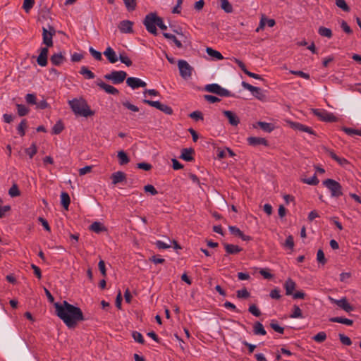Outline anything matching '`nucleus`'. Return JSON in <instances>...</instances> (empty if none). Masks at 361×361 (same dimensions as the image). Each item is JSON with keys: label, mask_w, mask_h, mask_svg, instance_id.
Listing matches in <instances>:
<instances>
[{"label": "nucleus", "mask_w": 361, "mask_h": 361, "mask_svg": "<svg viewBox=\"0 0 361 361\" xmlns=\"http://www.w3.org/2000/svg\"><path fill=\"white\" fill-rule=\"evenodd\" d=\"M56 314L69 328H75L79 322L84 321L85 317L80 308L63 300L61 303H54Z\"/></svg>", "instance_id": "1"}, {"label": "nucleus", "mask_w": 361, "mask_h": 361, "mask_svg": "<svg viewBox=\"0 0 361 361\" xmlns=\"http://www.w3.org/2000/svg\"><path fill=\"white\" fill-rule=\"evenodd\" d=\"M68 104L75 115L88 117L94 114V111L90 109L89 105L84 99H73L68 101Z\"/></svg>", "instance_id": "2"}, {"label": "nucleus", "mask_w": 361, "mask_h": 361, "mask_svg": "<svg viewBox=\"0 0 361 361\" xmlns=\"http://www.w3.org/2000/svg\"><path fill=\"white\" fill-rule=\"evenodd\" d=\"M323 185L330 191L331 197H339L343 195L342 186L338 181L328 178L323 181Z\"/></svg>", "instance_id": "3"}, {"label": "nucleus", "mask_w": 361, "mask_h": 361, "mask_svg": "<svg viewBox=\"0 0 361 361\" xmlns=\"http://www.w3.org/2000/svg\"><path fill=\"white\" fill-rule=\"evenodd\" d=\"M157 18L158 16L155 13H150L145 16L143 20L146 30L154 35H158L156 27Z\"/></svg>", "instance_id": "4"}, {"label": "nucleus", "mask_w": 361, "mask_h": 361, "mask_svg": "<svg viewBox=\"0 0 361 361\" xmlns=\"http://www.w3.org/2000/svg\"><path fill=\"white\" fill-rule=\"evenodd\" d=\"M204 90L209 92L214 93L220 97H234V94L229 90L222 87L219 84L212 83L207 85Z\"/></svg>", "instance_id": "5"}, {"label": "nucleus", "mask_w": 361, "mask_h": 361, "mask_svg": "<svg viewBox=\"0 0 361 361\" xmlns=\"http://www.w3.org/2000/svg\"><path fill=\"white\" fill-rule=\"evenodd\" d=\"M127 76V73L123 71H113L110 73L106 74L104 78L113 84L117 85L122 83Z\"/></svg>", "instance_id": "6"}, {"label": "nucleus", "mask_w": 361, "mask_h": 361, "mask_svg": "<svg viewBox=\"0 0 361 361\" xmlns=\"http://www.w3.org/2000/svg\"><path fill=\"white\" fill-rule=\"evenodd\" d=\"M56 34L55 28L51 25H48V28L42 27V40L47 47L53 46V37Z\"/></svg>", "instance_id": "7"}, {"label": "nucleus", "mask_w": 361, "mask_h": 361, "mask_svg": "<svg viewBox=\"0 0 361 361\" xmlns=\"http://www.w3.org/2000/svg\"><path fill=\"white\" fill-rule=\"evenodd\" d=\"M312 111L314 114L322 121L336 122L338 121L337 117H336L332 113H329L324 109H315Z\"/></svg>", "instance_id": "8"}, {"label": "nucleus", "mask_w": 361, "mask_h": 361, "mask_svg": "<svg viewBox=\"0 0 361 361\" xmlns=\"http://www.w3.org/2000/svg\"><path fill=\"white\" fill-rule=\"evenodd\" d=\"M178 66L180 76L184 79H188L192 75V68L185 60H179Z\"/></svg>", "instance_id": "9"}, {"label": "nucleus", "mask_w": 361, "mask_h": 361, "mask_svg": "<svg viewBox=\"0 0 361 361\" xmlns=\"http://www.w3.org/2000/svg\"><path fill=\"white\" fill-rule=\"evenodd\" d=\"M329 300L331 303L336 305L348 313L353 311L355 309L354 307L348 302V300L345 297H343L340 300H336L331 297H329Z\"/></svg>", "instance_id": "10"}, {"label": "nucleus", "mask_w": 361, "mask_h": 361, "mask_svg": "<svg viewBox=\"0 0 361 361\" xmlns=\"http://www.w3.org/2000/svg\"><path fill=\"white\" fill-rule=\"evenodd\" d=\"M242 86L252 92V95L259 100H262L264 98V94L262 93V90L259 87H255L245 81L242 82Z\"/></svg>", "instance_id": "11"}, {"label": "nucleus", "mask_w": 361, "mask_h": 361, "mask_svg": "<svg viewBox=\"0 0 361 361\" xmlns=\"http://www.w3.org/2000/svg\"><path fill=\"white\" fill-rule=\"evenodd\" d=\"M288 123H289L290 128L295 130H298L300 132H305L310 135H316L314 130H313L312 128H311L310 127H308L305 125H303L300 123L289 121Z\"/></svg>", "instance_id": "12"}, {"label": "nucleus", "mask_w": 361, "mask_h": 361, "mask_svg": "<svg viewBox=\"0 0 361 361\" xmlns=\"http://www.w3.org/2000/svg\"><path fill=\"white\" fill-rule=\"evenodd\" d=\"M96 84L101 89L104 90L106 93L112 94V95H118L119 94V91L118 89L114 87L112 85L105 83L101 79H98L96 81Z\"/></svg>", "instance_id": "13"}, {"label": "nucleus", "mask_w": 361, "mask_h": 361, "mask_svg": "<svg viewBox=\"0 0 361 361\" xmlns=\"http://www.w3.org/2000/svg\"><path fill=\"white\" fill-rule=\"evenodd\" d=\"M127 85L132 89L135 90L139 87H145L147 83L141 79L135 77H129L126 80Z\"/></svg>", "instance_id": "14"}, {"label": "nucleus", "mask_w": 361, "mask_h": 361, "mask_svg": "<svg viewBox=\"0 0 361 361\" xmlns=\"http://www.w3.org/2000/svg\"><path fill=\"white\" fill-rule=\"evenodd\" d=\"M222 113L228 118L229 124L232 126H237L240 123L239 117L233 111L224 110Z\"/></svg>", "instance_id": "15"}, {"label": "nucleus", "mask_w": 361, "mask_h": 361, "mask_svg": "<svg viewBox=\"0 0 361 361\" xmlns=\"http://www.w3.org/2000/svg\"><path fill=\"white\" fill-rule=\"evenodd\" d=\"M49 54V49L47 47H42L40 49V53L37 59V64L42 67L47 65V57Z\"/></svg>", "instance_id": "16"}, {"label": "nucleus", "mask_w": 361, "mask_h": 361, "mask_svg": "<svg viewBox=\"0 0 361 361\" xmlns=\"http://www.w3.org/2000/svg\"><path fill=\"white\" fill-rule=\"evenodd\" d=\"M133 23L128 20H124L120 22L118 24V29L121 33H133Z\"/></svg>", "instance_id": "17"}, {"label": "nucleus", "mask_w": 361, "mask_h": 361, "mask_svg": "<svg viewBox=\"0 0 361 361\" xmlns=\"http://www.w3.org/2000/svg\"><path fill=\"white\" fill-rule=\"evenodd\" d=\"M247 143L253 147H257L258 145H264V146H268L269 142L268 141L263 137H249L247 139Z\"/></svg>", "instance_id": "18"}, {"label": "nucleus", "mask_w": 361, "mask_h": 361, "mask_svg": "<svg viewBox=\"0 0 361 361\" xmlns=\"http://www.w3.org/2000/svg\"><path fill=\"white\" fill-rule=\"evenodd\" d=\"M112 184L116 185L126 180V174L123 171L113 173L111 176Z\"/></svg>", "instance_id": "19"}, {"label": "nucleus", "mask_w": 361, "mask_h": 361, "mask_svg": "<svg viewBox=\"0 0 361 361\" xmlns=\"http://www.w3.org/2000/svg\"><path fill=\"white\" fill-rule=\"evenodd\" d=\"M51 63L54 66H60L66 61V58L61 52L54 54L50 58Z\"/></svg>", "instance_id": "20"}, {"label": "nucleus", "mask_w": 361, "mask_h": 361, "mask_svg": "<svg viewBox=\"0 0 361 361\" xmlns=\"http://www.w3.org/2000/svg\"><path fill=\"white\" fill-rule=\"evenodd\" d=\"M195 153V150L192 148H184L182 149L180 159L186 161H192L194 160L192 154Z\"/></svg>", "instance_id": "21"}, {"label": "nucleus", "mask_w": 361, "mask_h": 361, "mask_svg": "<svg viewBox=\"0 0 361 361\" xmlns=\"http://www.w3.org/2000/svg\"><path fill=\"white\" fill-rule=\"evenodd\" d=\"M104 55L111 63H114L118 61V57L116 54L115 51L110 47L106 49V50L104 51Z\"/></svg>", "instance_id": "22"}, {"label": "nucleus", "mask_w": 361, "mask_h": 361, "mask_svg": "<svg viewBox=\"0 0 361 361\" xmlns=\"http://www.w3.org/2000/svg\"><path fill=\"white\" fill-rule=\"evenodd\" d=\"M224 246L227 255H236L243 250L239 246L233 244L225 243H224Z\"/></svg>", "instance_id": "23"}, {"label": "nucleus", "mask_w": 361, "mask_h": 361, "mask_svg": "<svg viewBox=\"0 0 361 361\" xmlns=\"http://www.w3.org/2000/svg\"><path fill=\"white\" fill-rule=\"evenodd\" d=\"M295 282L291 279H288L284 283V288L286 290V294L287 295H291L293 294V290L295 288Z\"/></svg>", "instance_id": "24"}, {"label": "nucleus", "mask_w": 361, "mask_h": 361, "mask_svg": "<svg viewBox=\"0 0 361 361\" xmlns=\"http://www.w3.org/2000/svg\"><path fill=\"white\" fill-rule=\"evenodd\" d=\"M329 322L334 323H340L347 326H352L354 323L353 320L344 318L342 317H334L329 319Z\"/></svg>", "instance_id": "25"}, {"label": "nucleus", "mask_w": 361, "mask_h": 361, "mask_svg": "<svg viewBox=\"0 0 361 361\" xmlns=\"http://www.w3.org/2000/svg\"><path fill=\"white\" fill-rule=\"evenodd\" d=\"M90 230L96 233H99L101 232L107 231L106 228L101 222L99 221L93 222L90 226Z\"/></svg>", "instance_id": "26"}, {"label": "nucleus", "mask_w": 361, "mask_h": 361, "mask_svg": "<svg viewBox=\"0 0 361 361\" xmlns=\"http://www.w3.org/2000/svg\"><path fill=\"white\" fill-rule=\"evenodd\" d=\"M253 333L255 335L264 336L267 331L260 322H255L253 325Z\"/></svg>", "instance_id": "27"}, {"label": "nucleus", "mask_w": 361, "mask_h": 361, "mask_svg": "<svg viewBox=\"0 0 361 361\" xmlns=\"http://www.w3.org/2000/svg\"><path fill=\"white\" fill-rule=\"evenodd\" d=\"M257 126H259L262 130H264L266 133H271L272 132L275 126L273 123H267L264 121H258L257 123Z\"/></svg>", "instance_id": "28"}, {"label": "nucleus", "mask_w": 361, "mask_h": 361, "mask_svg": "<svg viewBox=\"0 0 361 361\" xmlns=\"http://www.w3.org/2000/svg\"><path fill=\"white\" fill-rule=\"evenodd\" d=\"M61 203L65 209H68L71 203L69 195L66 192H62L61 194Z\"/></svg>", "instance_id": "29"}, {"label": "nucleus", "mask_w": 361, "mask_h": 361, "mask_svg": "<svg viewBox=\"0 0 361 361\" xmlns=\"http://www.w3.org/2000/svg\"><path fill=\"white\" fill-rule=\"evenodd\" d=\"M118 163L120 165H126L130 161V159L127 154L121 150L118 152Z\"/></svg>", "instance_id": "30"}, {"label": "nucleus", "mask_w": 361, "mask_h": 361, "mask_svg": "<svg viewBox=\"0 0 361 361\" xmlns=\"http://www.w3.org/2000/svg\"><path fill=\"white\" fill-rule=\"evenodd\" d=\"M206 52L209 56L217 60H222L224 59V56L219 51L214 50L211 47H207Z\"/></svg>", "instance_id": "31"}, {"label": "nucleus", "mask_w": 361, "mask_h": 361, "mask_svg": "<svg viewBox=\"0 0 361 361\" xmlns=\"http://www.w3.org/2000/svg\"><path fill=\"white\" fill-rule=\"evenodd\" d=\"M80 73L86 79H93L95 78L94 73L89 70L86 66L81 67Z\"/></svg>", "instance_id": "32"}, {"label": "nucleus", "mask_w": 361, "mask_h": 361, "mask_svg": "<svg viewBox=\"0 0 361 361\" xmlns=\"http://www.w3.org/2000/svg\"><path fill=\"white\" fill-rule=\"evenodd\" d=\"M163 35L165 38L172 40L178 48H183V44L180 40H178L174 35L163 32Z\"/></svg>", "instance_id": "33"}, {"label": "nucleus", "mask_w": 361, "mask_h": 361, "mask_svg": "<svg viewBox=\"0 0 361 361\" xmlns=\"http://www.w3.org/2000/svg\"><path fill=\"white\" fill-rule=\"evenodd\" d=\"M64 129V125L63 122L59 120L52 128V134L59 135L60 134Z\"/></svg>", "instance_id": "34"}, {"label": "nucleus", "mask_w": 361, "mask_h": 361, "mask_svg": "<svg viewBox=\"0 0 361 361\" xmlns=\"http://www.w3.org/2000/svg\"><path fill=\"white\" fill-rule=\"evenodd\" d=\"M221 8L227 13L233 12V6L228 0H220Z\"/></svg>", "instance_id": "35"}, {"label": "nucleus", "mask_w": 361, "mask_h": 361, "mask_svg": "<svg viewBox=\"0 0 361 361\" xmlns=\"http://www.w3.org/2000/svg\"><path fill=\"white\" fill-rule=\"evenodd\" d=\"M318 33L322 36L328 38H331L332 37V31L331 29L321 26L319 27Z\"/></svg>", "instance_id": "36"}, {"label": "nucleus", "mask_w": 361, "mask_h": 361, "mask_svg": "<svg viewBox=\"0 0 361 361\" xmlns=\"http://www.w3.org/2000/svg\"><path fill=\"white\" fill-rule=\"evenodd\" d=\"M27 128L26 119H23L17 128L18 133L21 136L25 135V129Z\"/></svg>", "instance_id": "37"}, {"label": "nucleus", "mask_w": 361, "mask_h": 361, "mask_svg": "<svg viewBox=\"0 0 361 361\" xmlns=\"http://www.w3.org/2000/svg\"><path fill=\"white\" fill-rule=\"evenodd\" d=\"M290 318H303L304 317L302 314V311H301L300 308L298 305H293V312L290 315Z\"/></svg>", "instance_id": "38"}, {"label": "nucleus", "mask_w": 361, "mask_h": 361, "mask_svg": "<svg viewBox=\"0 0 361 361\" xmlns=\"http://www.w3.org/2000/svg\"><path fill=\"white\" fill-rule=\"evenodd\" d=\"M18 114L20 116H24L29 113V109L24 104H16Z\"/></svg>", "instance_id": "39"}, {"label": "nucleus", "mask_w": 361, "mask_h": 361, "mask_svg": "<svg viewBox=\"0 0 361 361\" xmlns=\"http://www.w3.org/2000/svg\"><path fill=\"white\" fill-rule=\"evenodd\" d=\"M283 246L288 250H293L294 247V240L293 237L290 235L287 237L285 243L283 244Z\"/></svg>", "instance_id": "40"}, {"label": "nucleus", "mask_w": 361, "mask_h": 361, "mask_svg": "<svg viewBox=\"0 0 361 361\" xmlns=\"http://www.w3.org/2000/svg\"><path fill=\"white\" fill-rule=\"evenodd\" d=\"M270 326L276 332H278L281 334H283V332H284V328L281 326L276 320L271 321Z\"/></svg>", "instance_id": "41"}, {"label": "nucleus", "mask_w": 361, "mask_h": 361, "mask_svg": "<svg viewBox=\"0 0 361 361\" xmlns=\"http://www.w3.org/2000/svg\"><path fill=\"white\" fill-rule=\"evenodd\" d=\"M317 260L319 264L324 265L327 262V259L325 258L324 253L322 249H319L317 253Z\"/></svg>", "instance_id": "42"}, {"label": "nucleus", "mask_w": 361, "mask_h": 361, "mask_svg": "<svg viewBox=\"0 0 361 361\" xmlns=\"http://www.w3.org/2000/svg\"><path fill=\"white\" fill-rule=\"evenodd\" d=\"M302 181V183L310 185H317L319 182V179L317 178L315 174L310 178H303Z\"/></svg>", "instance_id": "43"}, {"label": "nucleus", "mask_w": 361, "mask_h": 361, "mask_svg": "<svg viewBox=\"0 0 361 361\" xmlns=\"http://www.w3.org/2000/svg\"><path fill=\"white\" fill-rule=\"evenodd\" d=\"M128 11H133L136 8V0H123Z\"/></svg>", "instance_id": "44"}, {"label": "nucleus", "mask_w": 361, "mask_h": 361, "mask_svg": "<svg viewBox=\"0 0 361 361\" xmlns=\"http://www.w3.org/2000/svg\"><path fill=\"white\" fill-rule=\"evenodd\" d=\"M122 105L127 109L133 111V112H137L139 111V108L131 104L129 101H124V102H122Z\"/></svg>", "instance_id": "45"}, {"label": "nucleus", "mask_w": 361, "mask_h": 361, "mask_svg": "<svg viewBox=\"0 0 361 361\" xmlns=\"http://www.w3.org/2000/svg\"><path fill=\"white\" fill-rule=\"evenodd\" d=\"M236 295H237V298L239 299H241V298L246 299L250 296V293L246 288H243L241 290H237Z\"/></svg>", "instance_id": "46"}, {"label": "nucleus", "mask_w": 361, "mask_h": 361, "mask_svg": "<svg viewBox=\"0 0 361 361\" xmlns=\"http://www.w3.org/2000/svg\"><path fill=\"white\" fill-rule=\"evenodd\" d=\"M342 130L344 131L348 135L352 136L354 135H357L361 136V130H359L347 128V127H343Z\"/></svg>", "instance_id": "47"}, {"label": "nucleus", "mask_w": 361, "mask_h": 361, "mask_svg": "<svg viewBox=\"0 0 361 361\" xmlns=\"http://www.w3.org/2000/svg\"><path fill=\"white\" fill-rule=\"evenodd\" d=\"M336 5L338 8H341L343 11H350V7L348 6L345 0H336Z\"/></svg>", "instance_id": "48"}, {"label": "nucleus", "mask_w": 361, "mask_h": 361, "mask_svg": "<svg viewBox=\"0 0 361 361\" xmlns=\"http://www.w3.org/2000/svg\"><path fill=\"white\" fill-rule=\"evenodd\" d=\"M142 102L144 104H148L150 106H152V107H154L157 109L159 110L160 107L161 106V103L159 101H152V100H149V99H144L142 100Z\"/></svg>", "instance_id": "49"}, {"label": "nucleus", "mask_w": 361, "mask_h": 361, "mask_svg": "<svg viewBox=\"0 0 361 361\" xmlns=\"http://www.w3.org/2000/svg\"><path fill=\"white\" fill-rule=\"evenodd\" d=\"M313 340L317 343H322L326 339V334L324 331H320L316 334L313 338Z\"/></svg>", "instance_id": "50"}, {"label": "nucleus", "mask_w": 361, "mask_h": 361, "mask_svg": "<svg viewBox=\"0 0 361 361\" xmlns=\"http://www.w3.org/2000/svg\"><path fill=\"white\" fill-rule=\"evenodd\" d=\"M8 195L12 197H18L20 195V190L16 184H13L9 189Z\"/></svg>", "instance_id": "51"}, {"label": "nucleus", "mask_w": 361, "mask_h": 361, "mask_svg": "<svg viewBox=\"0 0 361 361\" xmlns=\"http://www.w3.org/2000/svg\"><path fill=\"white\" fill-rule=\"evenodd\" d=\"M132 336L136 342H137L140 344L145 343V340L143 338V336L140 332L136 331H133Z\"/></svg>", "instance_id": "52"}, {"label": "nucleus", "mask_w": 361, "mask_h": 361, "mask_svg": "<svg viewBox=\"0 0 361 361\" xmlns=\"http://www.w3.org/2000/svg\"><path fill=\"white\" fill-rule=\"evenodd\" d=\"M248 311L250 313L257 317L262 314L261 311L255 304L250 305Z\"/></svg>", "instance_id": "53"}, {"label": "nucleus", "mask_w": 361, "mask_h": 361, "mask_svg": "<svg viewBox=\"0 0 361 361\" xmlns=\"http://www.w3.org/2000/svg\"><path fill=\"white\" fill-rule=\"evenodd\" d=\"M37 149L35 144H32V145L25 149L26 154L32 159L34 155L37 153Z\"/></svg>", "instance_id": "54"}, {"label": "nucleus", "mask_w": 361, "mask_h": 361, "mask_svg": "<svg viewBox=\"0 0 361 361\" xmlns=\"http://www.w3.org/2000/svg\"><path fill=\"white\" fill-rule=\"evenodd\" d=\"M35 4V0H24L23 8L25 12L28 13L30 10L33 7Z\"/></svg>", "instance_id": "55"}, {"label": "nucleus", "mask_w": 361, "mask_h": 361, "mask_svg": "<svg viewBox=\"0 0 361 361\" xmlns=\"http://www.w3.org/2000/svg\"><path fill=\"white\" fill-rule=\"evenodd\" d=\"M89 51L91 55L97 61L102 60V53L99 51L95 50L93 47H90Z\"/></svg>", "instance_id": "56"}, {"label": "nucleus", "mask_w": 361, "mask_h": 361, "mask_svg": "<svg viewBox=\"0 0 361 361\" xmlns=\"http://www.w3.org/2000/svg\"><path fill=\"white\" fill-rule=\"evenodd\" d=\"M338 336H339V339H340L341 342L343 345L349 346L352 344V341L348 336H347L343 334H339Z\"/></svg>", "instance_id": "57"}, {"label": "nucleus", "mask_w": 361, "mask_h": 361, "mask_svg": "<svg viewBox=\"0 0 361 361\" xmlns=\"http://www.w3.org/2000/svg\"><path fill=\"white\" fill-rule=\"evenodd\" d=\"M189 116L195 120V121H199V120H203V114L201 111H195L193 112H192Z\"/></svg>", "instance_id": "58"}, {"label": "nucleus", "mask_w": 361, "mask_h": 361, "mask_svg": "<svg viewBox=\"0 0 361 361\" xmlns=\"http://www.w3.org/2000/svg\"><path fill=\"white\" fill-rule=\"evenodd\" d=\"M144 190L145 192H149L152 195H156L158 194V191L152 185H147L144 187Z\"/></svg>", "instance_id": "59"}, {"label": "nucleus", "mask_w": 361, "mask_h": 361, "mask_svg": "<svg viewBox=\"0 0 361 361\" xmlns=\"http://www.w3.org/2000/svg\"><path fill=\"white\" fill-rule=\"evenodd\" d=\"M290 73L293 75L300 76V77L307 79V80L310 79V76L308 73H306L302 71H290Z\"/></svg>", "instance_id": "60"}, {"label": "nucleus", "mask_w": 361, "mask_h": 361, "mask_svg": "<svg viewBox=\"0 0 361 361\" xmlns=\"http://www.w3.org/2000/svg\"><path fill=\"white\" fill-rule=\"evenodd\" d=\"M159 110L167 115H172L173 113V111L171 106L164 104H161Z\"/></svg>", "instance_id": "61"}, {"label": "nucleus", "mask_w": 361, "mask_h": 361, "mask_svg": "<svg viewBox=\"0 0 361 361\" xmlns=\"http://www.w3.org/2000/svg\"><path fill=\"white\" fill-rule=\"evenodd\" d=\"M26 102L29 104H35L36 102V96L35 94H27L25 96Z\"/></svg>", "instance_id": "62"}, {"label": "nucleus", "mask_w": 361, "mask_h": 361, "mask_svg": "<svg viewBox=\"0 0 361 361\" xmlns=\"http://www.w3.org/2000/svg\"><path fill=\"white\" fill-rule=\"evenodd\" d=\"M228 229L233 235L238 236L239 238L240 236H241V234L243 233L238 227L235 226H229Z\"/></svg>", "instance_id": "63"}, {"label": "nucleus", "mask_w": 361, "mask_h": 361, "mask_svg": "<svg viewBox=\"0 0 361 361\" xmlns=\"http://www.w3.org/2000/svg\"><path fill=\"white\" fill-rule=\"evenodd\" d=\"M137 167L140 169L144 170V171H149L152 169V166L150 164L145 163V162H141L138 163L137 164Z\"/></svg>", "instance_id": "64"}]
</instances>
